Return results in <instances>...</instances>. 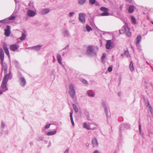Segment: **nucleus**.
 Wrapping results in <instances>:
<instances>
[{"label": "nucleus", "mask_w": 153, "mask_h": 153, "mask_svg": "<svg viewBox=\"0 0 153 153\" xmlns=\"http://www.w3.org/2000/svg\"><path fill=\"white\" fill-rule=\"evenodd\" d=\"M5 75L3 79L1 85L2 88H5V91L8 90V88L7 86V85L9 79H11L12 78V75L11 71L9 70V73L4 74Z\"/></svg>", "instance_id": "nucleus-1"}, {"label": "nucleus", "mask_w": 153, "mask_h": 153, "mask_svg": "<svg viewBox=\"0 0 153 153\" xmlns=\"http://www.w3.org/2000/svg\"><path fill=\"white\" fill-rule=\"evenodd\" d=\"M86 54L88 56H94L96 55V52L94 49V47L92 45H89L88 47Z\"/></svg>", "instance_id": "nucleus-2"}, {"label": "nucleus", "mask_w": 153, "mask_h": 153, "mask_svg": "<svg viewBox=\"0 0 153 153\" xmlns=\"http://www.w3.org/2000/svg\"><path fill=\"white\" fill-rule=\"evenodd\" d=\"M68 93L72 99L75 100H76V98L75 96V90L72 85H69V91H68Z\"/></svg>", "instance_id": "nucleus-3"}, {"label": "nucleus", "mask_w": 153, "mask_h": 153, "mask_svg": "<svg viewBox=\"0 0 153 153\" xmlns=\"http://www.w3.org/2000/svg\"><path fill=\"white\" fill-rule=\"evenodd\" d=\"M100 10L101 11L103 12V13L101 14V16H106L109 15V13L108 12V10L107 8L105 7H102L100 8Z\"/></svg>", "instance_id": "nucleus-4"}, {"label": "nucleus", "mask_w": 153, "mask_h": 153, "mask_svg": "<svg viewBox=\"0 0 153 153\" xmlns=\"http://www.w3.org/2000/svg\"><path fill=\"white\" fill-rule=\"evenodd\" d=\"M19 48V45L16 43L11 45L10 47V50L13 52L16 51Z\"/></svg>", "instance_id": "nucleus-5"}, {"label": "nucleus", "mask_w": 153, "mask_h": 153, "mask_svg": "<svg viewBox=\"0 0 153 153\" xmlns=\"http://www.w3.org/2000/svg\"><path fill=\"white\" fill-rule=\"evenodd\" d=\"M130 127V126L128 124H125V123H123V124H122L120 126V127L119 128V131L120 133L119 134V135L121 136V129L122 128L123 129L124 128H128Z\"/></svg>", "instance_id": "nucleus-6"}, {"label": "nucleus", "mask_w": 153, "mask_h": 153, "mask_svg": "<svg viewBox=\"0 0 153 153\" xmlns=\"http://www.w3.org/2000/svg\"><path fill=\"white\" fill-rule=\"evenodd\" d=\"M124 30V32L125 33L126 35L130 37L131 36V33L129 31V29L127 26H125L123 27Z\"/></svg>", "instance_id": "nucleus-7"}, {"label": "nucleus", "mask_w": 153, "mask_h": 153, "mask_svg": "<svg viewBox=\"0 0 153 153\" xmlns=\"http://www.w3.org/2000/svg\"><path fill=\"white\" fill-rule=\"evenodd\" d=\"M0 63L2 67V71L4 70V74L7 73L8 67L6 63L3 62Z\"/></svg>", "instance_id": "nucleus-8"}, {"label": "nucleus", "mask_w": 153, "mask_h": 153, "mask_svg": "<svg viewBox=\"0 0 153 153\" xmlns=\"http://www.w3.org/2000/svg\"><path fill=\"white\" fill-rule=\"evenodd\" d=\"M19 81L20 82V85L23 87L25 85L26 81L24 77H19Z\"/></svg>", "instance_id": "nucleus-9"}, {"label": "nucleus", "mask_w": 153, "mask_h": 153, "mask_svg": "<svg viewBox=\"0 0 153 153\" xmlns=\"http://www.w3.org/2000/svg\"><path fill=\"white\" fill-rule=\"evenodd\" d=\"M83 15H85V14L84 13H80L79 14V20L82 23H84L85 22V18Z\"/></svg>", "instance_id": "nucleus-10"}, {"label": "nucleus", "mask_w": 153, "mask_h": 153, "mask_svg": "<svg viewBox=\"0 0 153 153\" xmlns=\"http://www.w3.org/2000/svg\"><path fill=\"white\" fill-rule=\"evenodd\" d=\"M4 35L6 36H8L10 34V27L9 25L7 26V29H4Z\"/></svg>", "instance_id": "nucleus-11"}, {"label": "nucleus", "mask_w": 153, "mask_h": 153, "mask_svg": "<svg viewBox=\"0 0 153 153\" xmlns=\"http://www.w3.org/2000/svg\"><path fill=\"white\" fill-rule=\"evenodd\" d=\"M0 58L1 61L0 63H3L4 59V51L1 48L0 49Z\"/></svg>", "instance_id": "nucleus-12"}, {"label": "nucleus", "mask_w": 153, "mask_h": 153, "mask_svg": "<svg viewBox=\"0 0 153 153\" xmlns=\"http://www.w3.org/2000/svg\"><path fill=\"white\" fill-rule=\"evenodd\" d=\"M83 128L88 130H94L97 129V128L95 127H94L93 128L90 127V126L89 125H88L87 123H83Z\"/></svg>", "instance_id": "nucleus-13"}, {"label": "nucleus", "mask_w": 153, "mask_h": 153, "mask_svg": "<svg viewBox=\"0 0 153 153\" xmlns=\"http://www.w3.org/2000/svg\"><path fill=\"white\" fill-rule=\"evenodd\" d=\"M92 143L94 147H97L98 146L97 140L96 138H94L92 140Z\"/></svg>", "instance_id": "nucleus-14"}, {"label": "nucleus", "mask_w": 153, "mask_h": 153, "mask_svg": "<svg viewBox=\"0 0 153 153\" xmlns=\"http://www.w3.org/2000/svg\"><path fill=\"white\" fill-rule=\"evenodd\" d=\"M27 16L30 17L33 16L36 14V13L32 10H29L27 13Z\"/></svg>", "instance_id": "nucleus-15"}, {"label": "nucleus", "mask_w": 153, "mask_h": 153, "mask_svg": "<svg viewBox=\"0 0 153 153\" xmlns=\"http://www.w3.org/2000/svg\"><path fill=\"white\" fill-rule=\"evenodd\" d=\"M3 48L5 54L8 56H9V53L8 48L6 44H4L3 45Z\"/></svg>", "instance_id": "nucleus-16"}, {"label": "nucleus", "mask_w": 153, "mask_h": 153, "mask_svg": "<svg viewBox=\"0 0 153 153\" xmlns=\"http://www.w3.org/2000/svg\"><path fill=\"white\" fill-rule=\"evenodd\" d=\"M56 58L58 62L61 65H62V58L61 55L59 54H58L57 55Z\"/></svg>", "instance_id": "nucleus-17"}, {"label": "nucleus", "mask_w": 153, "mask_h": 153, "mask_svg": "<svg viewBox=\"0 0 153 153\" xmlns=\"http://www.w3.org/2000/svg\"><path fill=\"white\" fill-rule=\"evenodd\" d=\"M111 41L110 40H108L105 45L106 48L108 50L110 49L111 46Z\"/></svg>", "instance_id": "nucleus-18"}, {"label": "nucleus", "mask_w": 153, "mask_h": 153, "mask_svg": "<svg viewBox=\"0 0 153 153\" xmlns=\"http://www.w3.org/2000/svg\"><path fill=\"white\" fill-rule=\"evenodd\" d=\"M49 9L48 8H45L42 10L40 13L42 15H44L48 13L49 11Z\"/></svg>", "instance_id": "nucleus-19"}, {"label": "nucleus", "mask_w": 153, "mask_h": 153, "mask_svg": "<svg viewBox=\"0 0 153 153\" xmlns=\"http://www.w3.org/2000/svg\"><path fill=\"white\" fill-rule=\"evenodd\" d=\"M73 111L72 110L70 112V117L71 120V122L72 125L73 126H74V123L73 121Z\"/></svg>", "instance_id": "nucleus-20"}, {"label": "nucleus", "mask_w": 153, "mask_h": 153, "mask_svg": "<svg viewBox=\"0 0 153 153\" xmlns=\"http://www.w3.org/2000/svg\"><path fill=\"white\" fill-rule=\"evenodd\" d=\"M142 39L141 36L140 35H138L137 36L136 39V43L138 44L141 41Z\"/></svg>", "instance_id": "nucleus-21"}, {"label": "nucleus", "mask_w": 153, "mask_h": 153, "mask_svg": "<svg viewBox=\"0 0 153 153\" xmlns=\"http://www.w3.org/2000/svg\"><path fill=\"white\" fill-rule=\"evenodd\" d=\"M57 132V131L56 130H54L53 131H51L48 132L46 135L48 136H51L55 134Z\"/></svg>", "instance_id": "nucleus-22"}, {"label": "nucleus", "mask_w": 153, "mask_h": 153, "mask_svg": "<svg viewBox=\"0 0 153 153\" xmlns=\"http://www.w3.org/2000/svg\"><path fill=\"white\" fill-rule=\"evenodd\" d=\"M42 47V45H38L33 47L32 48L35 51H38L40 50Z\"/></svg>", "instance_id": "nucleus-23"}, {"label": "nucleus", "mask_w": 153, "mask_h": 153, "mask_svg": "<svg viewBox=\"0 0 153 153\" xmlns=\"http://www.w3.org/2000/svg\"><path fill=\"white\" fill-rule=\"evenodd\" d=\"M134 7L132 5L130 6L128 9V13H132L134 11Z\"/></svg>", "instance_id": "nucleus-24"}, {"label": "nucleus", "mask_w": 153, "mask_h": 153, "mask_svg": "<svg viewBox=\"0 0 153 153\" xmlns=\"http://www.w3.org/2000/svg\"><path fill=\"white\" fill-rule=\"evenodd\" d=\"M129 68L131 71H133L134 70V68L133 66V63L132 61L130 62L129 65Z\"/></svg>", "instance_id": "nucleus-25"}, {"label": "nucleus", "mask_w": 153, "mask_h": 153, "mask_svg": "<svg viewBox=\"0 0 153 153\" xmlns=\"http://www.w3.org/2000/svg\"><path fill=\"white\" fill-rule=\"evenodd\" d=\"M8 20L9 19L7 18L4 19L0 20V22L3 24L8 23L9 22Z\"/></svg>", "instance_id": "nucleus-26"}, {"label": "nucleus", "mask_w": 153, "mask_h": 153, "mask_svg": "<svg viewBox=\"0 0 153 153\" xmlns=\"http://www.w3.org/2000/svg\"><path fill=\"white\" fill-rule=\"evenodd\" d=\"M101 104L103 108L107 106V103L104 100H102L101 102Z\"/></svg>", "instance_id": "nucleus-27"}, {"label": "nucleus", "mask_w": 153, "mask_h": 153, "mask_svg": "<svg viewBox=\"0 0 153 153\" xmlns=\"http://www.w3.org/2000/svg\"><path fill=\"white\" fill-rule=\"evenodd\" d=\"M86 1V0H79L78 2L79 4L82 5L84 4Z\"/></svg>", "instance_id": "nucleus-28"}, {"label": "nucleus", "mask_w": 153, "mask_h": 153, "mask_svg": "<svg viewBox=\"0 0 153 153\" xmlns=\"http://www.w3.org/2000/svg\"><path fill=\"white\" fill-rule=\"evenodd\" d=\"M26 37V35L25 34L23 33L22 34V35L21 37L20 38V39L22 40H23L25 39Z\"/></svg>", "instance_id": "nucleus-29"}, {"label": "nucleus", "mask_w": 153, "mask_h": 153, "mask_svg": "<svg viewBox=\"0 0 153 153\" xmlns=\"http://www.w3.org/2000/svg\"><path fill=\"white\" fill-rule=\"evenodd\" d=\"M131 19L132 21V23L135 24L136 23V19L133 16H131Z\"/></svg>", "instance_id": "nucleus-30"}, {"label": "nucleus", "mask_w": 153, "mask_h": 153, "mask_svg": "<svg viewBox=\"0 0 153 153\" xmlns=\"http://www.w3.org/2000/svg\"><path fill=\"white\" fill-rule=\"evenodd\" d=\"M72 106H73V109H74L76 113H77L78 112V109L77 108H76V105L74 104H73L72 105Z\"/></svg>", "instance_id": "nucleus-31"}, {"label": "nucleus", "mask_w": 153, "mask_h": 153, "mask_svg": "<svg viewBox=\"0 0 153 153\" xmlns=\"http://www.w3.org/2000/svg\"><path fill=\"white\" fill-rule=\"evenodd\" d=\"M86 29L89 32L91 30H92V29L91 27L88 25H87L86 26Z\"/></svg>", "instance_id": "nucleus-32"}, {"label": "nucleus", "mask_w": 153, "mask_h": 153, "mask_svg": "<svg viewBox=\"0 0 153 153\" xmlns=\"http://www.w3.org/2000/svg\"><path fill=\"white\" fill-rule=\"evenodd\" d=\"M90 91H88L87 92V94L89 96L91 97H94L95 94L94 93L91 94L90 93Z\"/></svg>", "instance_id": "nucleus-33"}, {"label": "nucleus", "mask_w": 153, "mask_h": 153, "mask_svg": "<svg viewBox=\"0 0 153 153\" xmlns=\"http://www.w3.org/2000/svg\"><path fill=\"white\" fill-rule=\"evenodd\" d=\"M85 114L87 118L88 119L90 117V115L88 112L87 111H85Z\"/></svg>", "instance_id": "nucleus-34"}, {"label": "nucleus", "mask_w": 153, "mask_h": 153, "mask_svg": "<svg viewBox=\"0 0 153 153\" xmlns=\"http://www.w3.org/2000/svg\"><path fill=\"white\" fill-rule=\"evenodd\" d=\"M104 108V110H105V113H106V117H107V118H108V109L107 108V107H106Z\"/></svg>", "instance_id": "nucleus-35"}, {"label": "nucleus", "mask_w": 153, "mask_h": 153, "mask_svg": "<svg viewBox=\"0 0 153 153\" xmlns=\"http://www.w3.org/2000/svg\"><path fill=\"white\" fill-rule=\"evenodd\" d=\"M15 18V16H11L8 18L9 19V22H10V20H13Z\"/></svg>", "instance_id": "nucleus-36"}, {"label": "nucleus", "mask_w": 153, "mask_h": 153, "mask_svg": "<svg viewBox=\"0 0 153 153\" xmlns=\"http://www.w3.org/2000/svg\"><path fill=\"white\" fill-rule=\"evenodd\" d=\"M96 2V0H89V4L92 5L94 4Z\"/></svg>", "instance_id": "nucleus-37"}, {"label": "nucleus", "mask_w": 153, "mask_h": 153, "mask_svg": "<svg viewBox=\"0 0 153 153\" xmlns=\"http://www.w3.org/2000/svg\"><path fill=\"white\" fill-rule=\"evenodd\" d=\"M106 56V54L105 53H104L102 54V56L101 57V60L103 61L105 59Z\"/></svg>", "instance_id": "nucleus-38"}, {"label": "nucleus", "mask_w": 153, "mask_h": 153, "mask_svg": "<svg viewBox=\"0 0 153 153\" xmlns=\"http://www.w3.org/2000/svg\"><path fill=\"white\" fill-rule=\"evenodd\" d=\"M64 34H65V36H69L70 35V33L69 32V31L66 30L65 31V32H64Z\"/></svg>", "instance_id": "nucleus-39"}, {"label": "nucleus", "mask_w": 153, "mask_h": 153, "mask_svg": "<svg viewBox=\"0 0 153 153\" xmlns=\"http://www.w3.org/2000/svg\"><path fill=\"white\" fill-rule=\"evenodd\" d=\"M1 128L3 129L5 126V124L4 121H2L1 122Z\"/></svg>", "instance_id": "nucleus-40"}, {"label": "nucleus", "mask_w": 153, "mask_h": 153, "mask_svg": "<svg viewBox=\"0 0 153 153\" xmlns=\"http://www.w3.org/2000/svg\"><path fill=\"white\" fill-rule=\"evenodd\" d=\"M75 14V13L74 12H71L69 13V16L70 17H72Z\"/></svg>", "instance_id": "nucleus-41"}, {"label": "nucleus", "mask_w": 153, "mask_h": 153, "mask_svg": "<svg viewBox=\"0 0 153 153\" xmlns=\"http://www.w3.org/2000/svg\"><path fill=\"white\" fill-rule=\"evenodd\" d=\"M112 70V67L111 66H110L108 68V70L109 72H111Z\"/></svg>", "instance_id": "nucleus-42"}, {"label": "nucleus", "mask_w": 153, "mask_h": 153, "mask_svg": "<svg viewBox=\"0 0 153 153\" xmlns=\"http://www.w3.org/2000/svg\"><path fill=\"white\" fill-rule=\"evenodd\" d=\"M3 89L2 90H0V95L3 94V92L6 91H5V88H2Z\"/></svg>", "instance_id": "nucleus-43"}, {"label": "nucleus", "mask_w": 153, "mask_h": 153, "mask_svg": "<svg viewBox=\"0 0 153 153\" xmlns=\"http://www.w3.org/2000/svg\"><path fill=\"white\" fill-rule=\"evenodd\" d=\"M139 132L141 134V125L140 123V122H139Z\"/></svg>", "instance_id": "nucleus-44"}, {"label": "nucleus", "mask_w": 153, "mask_h": 153, "mask_svg": "<svg viewBox=\"0 0 153 153\" xmlns=\"http://www.w3.org/2000/svg\"><path fill=\"white\" fill-rule=\"evenodd\" d=\"M82 82L85 84H88L87 81L85 79H83L82 81Z\"/></svg>", "instance_id": "nucleus-45"}, {"label": "nucleus", "mask_w": 153, "mask_h": 153, "mask_svg": "<svg viewBox=\"0 0 153 153\" xmlns=\"http://www.w3.org/2000/svg\"><path fill=\"white\" fill-rule=\"evenodd\" d=\"M124 54L125 55H126L127 56H128V55L129 54V52L128 51H125Z\"/></svg>", "instance_id": "nucleus-46"}, {"label": "nucleus", "mask_w": 153, "mask_h": 153, "mask_svg": "<svg viewBox=\"0 0 153 153\" xmlns=\"http://www.w3.org/2000/svg\"><path fill=\"white\" fill-rule=\"evenodd\" d=\"M43 137H39L37 140L38 141H39L40 140H43Z\"/></svg>", "instance_id": "nucleus-47"}, {"label": "nucleus", "mask_w": 153, "mask_h": 153, "mask_svg": "<svg viewBox=\"0 0 153 153\" xmlns=\"http://www.w3.org/2000/svg\"><path fill=\"white\" fill-rule=\"evenodd\" d=\"M50 125H51L50 124H48V125H47L45 126V128H46V129H48V128L50 127Z\"/></svg>", "instance_id": "nucleus-48"}, {"label": "nucleus", "mask_w": 153, "mask_h": 153, "mask_svg": "<svg viewBox=\"0 0 153 153\" xmlns=\"http://www.w3.org/2000/svg\"><path fill=\"white\" fill-rule=\"evenodd\" d=\"M149 110H150V112H151V113H152V107L151 106V105H150V108H149Z\"/></svg>", "instance_id": "nucleus-49"}, {"label": "nucleus", "mask_w": 153, "mask_h": 153, "mask_svg": "<svg viewBox=\"0 0 153 153\" xmlns=\"http://www.w3.org/2000/svg\"><path fill=\"white\" fill-rule=\"evenodd\" d=\"M69 46L68 45H66V46H65V47L64 48H63V49L62 50L63 51V50H66V49H68V48Z\"/></svg>", "instance_id": "nucleus-50"}, {"label": "nucleus", "mask_w": 153, "mask_h": 153, "mask_svg": "<svg viewBox=\"0 0 153 153\" xmlns=\"http://www.w3.org/2000/svg\"><path fill=\"white\" fill-rule=\"evenodd\" d=\"M69 151L68 149H67L65 151L64 153H68Z\"/></svg>", "instance_id": "nucleus-51"}, {"label": "nucleus", "mask_w": 153, "mask_h": 153, "mask_svg": "<svg viewBox=\"0 0 153 153\" xmlns=\"http://www.w3.org/2000/svg\"><path fill=\"white\" fill-rule=\"evenodd\" d=\"M123 5H120V10H122V8H123Z\"/></svg>", "instance_id": "nucleus-52"}, {"label": "nucleus", "mask_w": 153, "mask_h": 153, "mask_svg": "<svg viewBox=\"0 0 153 153\" xmlns=\"http://www.w3.org/2000/svg\"><path fill=\"white\" fill-rule=\"evenodd\" d=\"M93 153H99V151L97 150H95Z\"/></svg>", "instance_id": "nucleus-53"}, {"label": "nucleus", "mask_w": 153, "mask_h": 153, "mask_svg": "<svg viewBox=\"0 0 153 153\" xmlns=\"http://www.w3.org/2000/svg\"><path fill=\"white\" fill-rule=\"evenodd\" d=\"M126 1H127L129 2L130 3L132 1V0H126Z\"/></svg>", "instance_id": "nucleus-54"}, {"label": "nucleus", "mask_w": 153, "mask_h": 153, "mask_svg": "<svg viewBox=\"0 0 153 153\" xmlns=\"http://www.w3.org/2000/svg\"><path fill=\"white\" fill-rule=\"evenodd\" d=\"M96 5L98 6L99 5V3L98 2H96Z\"/></svg>", "instance_id": "nucleus-55"}, {"label": "nucleus", "mask_w": 153, "mask_h": 153, "mask_svg": "<svg viewBox=\"0 0 153 153\" xmlns=\"http://www.w3.org/2000/svg\"><path fill=\"white\" fill-rule=\"evenodd\" d=\"M150 105H151L149 103V102H148V106L149 107V108H150Z\"/></svg>", "instance_id": "nucleus-56"}, {"label": "nucleus", "mask_w": 153, "mask_h": 153, "mask_svg": "<svg viewBox=\"0 0 153 153\" xmlns=\"http://www.w3.org/2000/svg\"><path fill=\"white\" fill-rule=\"evenodd\" d=\"M15 63H16V64H17V63H18V62L17 61H15Z\"/></svg>", "instance_id": "nucleus-57"}, {"label": "nucleus", "mask_w": 153, "mask_h": 153, "mask_svg": "<svg viewBox=\"0 0 153 153\" xmlns=\"http://www.w3.org/2000/svg\"><path fill=\"white\" fill-rule=\"evenodd\" d=\"M120 93H118V96H120Z\"/></svg>", "instance_id": "nucleus-58"}, {"label": "nucleus", "mask_w": 153, "mask_h": 153, "mask_svg": "<svg viewBox=\"0 0 153 153\" xmlns=\"http://www.w3.org/2000/svg\"><path fill=\"white\" fill-rule=\"evenodd\" d=\"M119 32L120 33H122L121 32V30H119Z\"/></svg>", "instance_id": "nucleus-59"}, {"label": "nucleus", "mask_w": 153, "mask_h": 153, "mask_svg": "<svg viewBox=\"0 0 153 153\" xmlns=\"http://www.w3.org/2000/svg\"><path fill=\"white\" fill-rule=\"evenodd\" d=\"M116 150H115V151L114 152V153H116Z\"/></svg>", "instance_id": "nucleus-60"}, {"label": "nucleus", "mask_w": 153, "mask_h": 153, "mask_svg": "<svg viewBox=\"0 0 153 153\" xmlns=\"http://www.w3.org/2000/svg\"><path fill=\"white\" fill-rule=\"evenodd\" d=\"M151 22L153 25V21H152Z\"/></svg>", "instance_id": "nucleus-61"}, {"label": "nucleus", "mask_w": 153, "mask_h": 153, "mask_svg": "<svg viewBox=\"0 0 153 153\" xmlns=\"http://www.w3.org/2000/svg\"><path fill=\"white\" fill-rule=\"evenodd\" d=\"M65 53H63V55H63V56H64V55H65Z\"/></svg>", "instance_id": "nucleus-62"}, {"label": "nucleus", "mask_w": 153, "mask_h": 153, "mask_svg": "<svg viewBox=\"0 0 153 153\" xmlns=\"http://www.w3.org/2000/svg\"><path fill=\"white\" fill-rule=\"evenodd\" d=\"M94 125L95 126H97V124H94Z\"/></svg>", "instance_id": "nucleus-63"}, {"label": "nucleus", "mask_w": 153, "mask_h": 153, "mask_svg": "<svg viewBox=\"0 0 153 153\" xmlns=\"http://www.w3.org/2000/svg\"><path fill=\"white\" fill-rule=\"evenodd\" d=\"M103 1H105H105L106 0H103Z\"/></svg>", "instance_id": "nucleus-64"}]
</instances>
